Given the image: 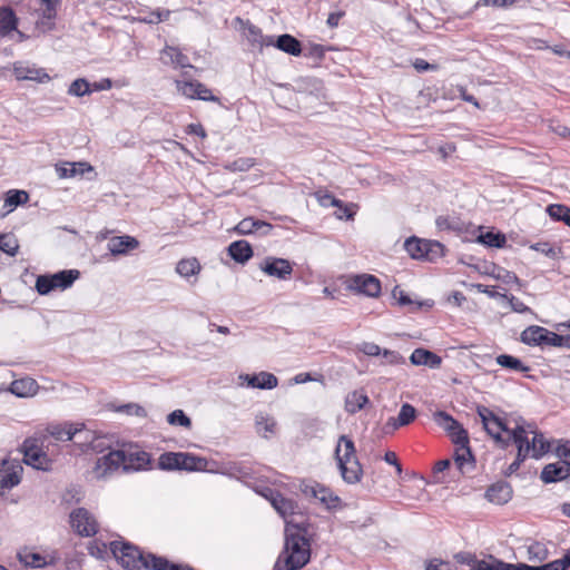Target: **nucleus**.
Masks as SVG:
<instances>
[{
  "label": "nucleus",
  "mask_w": 570,
  "mask_h": 570,
  "mask_svg": "<svg viewBox=\"0 0 570 570\" xmlns=\"http://www.w3.org/2000/svg\"><path fill=\"white\" fill-rule=\"evenodd\" d=\"M83 424H55L48 428L49 434L56 439L57 441H70L73 438H78L79 440L83 433Z\"/></svg>",
  "instance_id": "nucleus-15"
},
{
  "label": "nucleus",
  "mask_w": 570,
  "mask_h": 570,
  "mask_svg": "<svg viewBox=\"0 0 570 570\" xmlns=\"http://www.w3.org/2000/svg\"><path fill=\"white\" fill-rule=\"evenodd\" d=\"M346 287L357 294L377 297L381 293V282L370 274L353 275L346 282Z\"/></svg>",
  "instance_id": "nucleus-9"
},
{
  "label": "nucleus",
  "mask_w": 570,
  "mask_h": 570,
  "mask_svg": "<svg viewBox=\"0 0 570 570\" xmlns=\"http://www.w3.org/2000/svg\"><path fill=\"white\" fill-rule=\"evenodd\" d=\"M110 550L115 558L121 563V566L128 570H140L153 569L156 570L153 564V558H158L155 554H144L137 547L120 541H114L110 543Z\"/></svg>",
  "instance_id": "nucleus-3"
},
{
  "label": "nucleus",
  "mask_w": 570,
  "mask_h": 570,
  "mask_svg": "<svg viewBox=\"0 0 570 570\" xmlns=\"http://www.w3.org/2000/svg\"><path fill=\"white\" fill-rule=\"evenodd\" d=\"M291 522H287L285 532V544L279 553L273 570H299L305 567L311 559V543L304 533L292 532Z\"/></svg>",
  "instance_id": "nucleus-2"
},
{
  "label": "nucleus",
  "mask_w": 570,
  "mask_h": 570,
  "mask_svg": "<svg viewBox=\"0 0 570 570\" xmlns=\"http://www.w3.org/2000/svg\"><path fill=\"white\" fill-rule=\"evenodd\" d=\"M273 226L264 220L255 219L254 217H246L242 219L234 228L239 235H249L254 232H259L262 235H268Z\"/></svg>",
  "instance_id": "nucleus-18"
},
{
  "label": "nucleus",
  "mask_w": 570,
  "mask_h": 570,
  "mask_svg": "<svg viewBox=\"0 0 570 570\" xmlns=\"http://www.w3.org/2000/svg\"><path fill=\"white\" fill-rule=\"evenodd\" d=\"M229 256L239 264H245L253 257V248L247 240H235L229 244Z\"/></svg>",
  "instance_id": "nucleus-23"
},
{
  "label": "nucleus",
  "mask_w": 570,
  "mask_h": 570,
  "mask_svg": "<svg viewBox=\"0 0 570 570\" xmlns=\"http://www.w3.org/2000/svg\"><path fill=\"white\" fill-rule=\"evenodd\" d=\"M357 350L364 353L367 356H379L382 355L383 351L381 347L372 342H363L357 346Z\"/></svg>",
  "instance_id": "nucleus-61"
},
{
  "label": "nucleus",
  "mask_w": 570,
  "mask_h": 570,
  "mask_svg": "<svg viewBox=\"0 0 570 570\" xmlns=\"http://www.w3.org/2000/svg\"><path fill=\"white\" fill-rule=\"evenodd\" d=\"M67 92L75 97L90 95L92 92L91 83H89L85 78H78L70 83Z\"/></svg>",
  "instance_id": "nucleus-44"
},
{
  "label": "nucleus",
  "mask_w": 570,
  "mask_h": 570,
  "mask_svg": "<svg viewBox=\"0 0 570 570\" xmlns=\"http://www.w3.org/2000/svg\"><path fill=\"white\" fill-rule=\"evenodd\" d=\"M70 524L81 537H91L98 531L97 520L85 508H78L70 513Z\"/></svg>",
  "instance_id": "nucleus-10"
},
{
  "label": "nucleus",
  "mask_w": 570,
  "mask_h": 570,
  "mask_svg": "<svg viewBox=\"0 0 570 570\" xmlns=\"http://www.w3.org/2000/svg\"><path fill=\"white\" fill-rule=\"evenodd\" d=\"M433 420L446 433H450L458 429L460 425H462L452 415L444 411H436L435 413H433Z\"/></svg>",
  "instance_id": "nucleus-39"
},
{
  "label": "nucleus",
  "mask_w": 570,
  "mask_h": 570,
  "mask_svg": "<svg viewBox=\"0 0 570 570\" xmlns=\"http://www.w3.org/2000/svg\"><path fill=\"white\" fill-rule=\"evenodd\" d=\"M548 556L547 549L540 543L531 544L528 548V559L530 561H543Z\"/></svg>",
  "instance_id": "nucleus-56"
},
{
  "label": "nucleus",
  "mask_w": 570,
  "mask_h": 570,
  "mask_svg": "<svg viewBox=\"0 0 570 570\" xmlns=\"http://www.w3.org/2000/svg\"><path fill=\"white\" fill-rule=\"evenodd\" d=\"M448 434L455 445L469 444L468 431L462 425Z\"/></svg>",
  "instance_id": "nucleus-57"
},
{
  "label": "nucleus",
  "mask_w": 570,
  "mask_h": 570,
  "mask_svg": "<svg viewBox=\"0 0 570 570\" xmlns=\"http://www.w3.org/2000/svg\"><path fill=\"white\" fill-rule=\"evenodd\" d=\"M428 239L410 237L404 243V248L412 258L425 259V248Z\"/></svg>",
  "instance_id": "nucleus-35"
},
{
  "label": "nucleus",
  "mask_w": 570,
  "mask_h": 570,
  "mask_svg": "<svg viewBox=\"0 0 570 570\" xmlns=\"http://www.w3.org/2000/svg\"><path fill=\"white\" fill-rule=\"evenodd\" d=\"M79 276L80 273L77 269H66L52 275H40L36 281V289L40 295H47L57 288L66 289L70 287Z\"/></svg>",
  "instance_id": "nucleus-6"
},
{
  "label": "nucleus",
  "mask_w": 570,
  "mask_h": 570,
  "mask_svg": "<svg viewBox=\"0 0 570 570\" xmlns=\"http://www.w3.org/2000/svg\"><path fill=\"white\" fill-rule=\"evenodd\" d=\"M273 46L292 56H299L302 52L301 42L287 33L277 37V39H274Z\"/></svg>",
  "instance_id": "nucleus-30"
},
{
  "label": "nucleus",
  "mask_w": 570,
  "mask_h": 570,
  "mask_svg": "<svg viewBox=\"0 0 570 570\" xmlns=\"http://www.w3.org/2000/svg\"><path fill=\"white\" fill-rule=\"evenodd\" d=\"M38 390L39 385L37 381L31 377L14 380L9 389V391L18 397H31L37 394Z\"/></svg>",
  "instance_id": "nucleus-20"
},
{
  "label": "nucleus",
  "mask_w": 570,
  "mask_h": 570,
  "mask_svg": "<svg viewBox=\"0 0 570 570\" xmlns=\"http://www.w3.org/2000/svg\"><path fill=\"white\" fill-rule=\"evenodd\" d=\"M301 491L305 497L318 500L328 509L336 507L340 501L330 489L316 482H303Z\"/></svg>",
  "instance_id": "nucleus-12"
},
{
  "label": "nucleus",
  "mask_w": 570,
  "mask_h": 570,
  "mask_svg": "<svg viewBox=\"0 0 570 570\" xmlns=\"http://www.w3.org/2000/svg\"><path fill=\"white\" fill-rule=\"evenodd\" d=\"M338 468L347 483H357L361 480L363 471L357 458L350 460L346 464H340Z\"/></svg>",
  "instance_id": "nucleus-31"
},
{
  "label": "nucleus",
  "mask_w": 570,
  "mask_h": 570,
  "mask_svg": "<svg viewBox=\"0 0 570 570\" xmlns=\"http://www.w3.org/2000/svg\"><path fill=\"white\" fill-rule=\"evenodd\" d=\"M60 0H41V12L42 17L52 20L56 18L57 14V7L59 4Z\"/></svg>",
  "instance_id": "nucleus-55"
},
{
  "label": "nucleus",
  "mask_w": 570,
  "mask_h": 570,
  "mask_svg": "<svg viewBox=\"0 0 570 570\" xmlns=\"http://www.w3.org/2000/svg\"><path fill=\"white\" fill-rule=\"evenodd\" d=\"M258 268L267 276L279 281H287L293 274V263L288 259L267 256L259 264Z\"/></svg>",
  "instance_id": "nucleus-8"
},
{
  "label": "nucleus",
  "mask_w": 570,
  "mask_h": 570,
  "mask_svg": "<svg viewBox=\"0 0 570 570\" xmlns=\"http://www.w3.org/2000/svg\"><path fill=\"white\" fill-rule=\"evenodd\" d=\"M454 461L460 470H462L466 463H471L473 461L472 452L469 444L456 445L454 452Z\"/></svg>",
  "instance_id": "nucleus-47"
},
{
  "label": "nucleus",
  "mask_w": 570,
  "mask_h": 570,
  "mask_svg": "<svg viewBox=\"0 0 570 570\" xmlns=\"http://www.w3.org/2000/svg\"><path fill=\"white\" fill-rule=\"evenodd\" d=\"M548 215L557 222H563L570 227V208L561 204H552L547 207Z\"/></svg>",
  "instance_id": "nucleus-42"
},
{
  "label": "nucleus",
  "mask_w": 570,
  "mask_h": 570,
  "mask_svg": "<svg viewBox=\"0 0 570 570\" xmlns=\"http://www.w3.org/2000/svg\"><path fill=\"white\" fill-rule=\"evenodd\" d=\"M276 429V422L272 417L267 416H257L256 417V430L264 438H267L268 434H274Z\"/></svg>",
  "instance_id": "nucleus-48"
},
{
  "label": "nucleus",
  "mask_w": 570,
  "mask_h": 570,
  "mask_svg": "<svg viewBox=\"0 0 570 570\" xmlns=\"http://www.w3.org/2000/svg\"><path fill=\"white\" fill-rule=\"evenodd\" d=\"M139 247V240L129 235L112 236L109 238L107 248L114 256H125Z\"/></svg>",
  "instance_id": "nucleus-14"
},
{
  "label": "nucleus",
  "mask_w": 570,
  "mask_h": 570,
  "mask_svg": "<svg viewBox=\"0 0 570 570\" xmlns=\"http://www.w3.org/2000/svg\"><path fill=\"white\" fill-rule=\"evenodd\" d=\"M416 417V410L409 403H404L401 406L397 417H390L386 422V428H391L393 431L401 426L409 425Z\"/></svg>",
  "instance_id": "nucleus-25"
},
{
  "label": "nucleus",
  "mask_w": 570,
  "mask_h": 570,
  "mask_svg": "<svg viewBox=\"0 0 570 570\" xmlns=\"http://www.w3.org/2000/svg\"><path fill=\"white\" fill-rule=\"evenodd\" d=\"M556 453L563 460V464L570 468V441L559 443L556 448Z\"/></svg>",
  "instance_id": "nucleus-62"
},
{
  "label": "nucleus",
  "mask_w": 570,
  "mask_h": 570,
  "mask_svg": "<svg viewBox=\"0 0 570 570\" xmlns=\"http://www.w3.org/2000/svg\"><path fill=\"white\" fill-rule=\"evenodd\" d=\"M433 420L446 433H450L458 429L460 425H462L452 415L444 411H436L435 413H433Z\"/></svg>",
  "instance_id": "nucleus-40"
},
{
  "label": "nucleus",
  "mask_w": 570,
  "mask_h": 570,
  "mask_svg": "<svg viewBox=\"0 0 570 570\" xmlns=\"http://www.w3.org/2000/svg\"><path fill=\"white\" fill-rule=\"evenodd\" d=\"M153 561L155 562L153 567L156 570H194L189 566H179L171 563L166 558H153Z\"/></svg>",
  "instance_id": "nucleus-54"
},
{
  "label": "nucleus",
  "mask_w": 570,
  "mask_h": 570,
  "mask_svg": "<svg viewBox=\"0 0 570 570\" xmlns=\"http://www.w3.org/2000/svg\"><path fill=\"white\" fill-rule=\"evenodd\" d=\"M158 465L166 471H206L208 461L203 456L188 452H166L158 459Z\"/></svg>",
  "instance_id": "nucleus-4"
},
{
  "label": "nucleus",
  "mask_w": 570,
  "mask_h": 570,
  "mask_svg": "<svg viewBox=\"0 0 570 570\" xmlns=\"http://www.w3.org/2000/svg\"><path fill=\"white\" fill-rule=\"evenodd\" d=\"M476 413L484 430L495 442L501 443L503 448L513 442L518 448V453L522 448L527 451L525 458L530 456L531 439L529 435L532 426L530 424L524 425L523 419L502 417L483 405L476 407Z\"/></svg>",
  "instance_id": "nucleus-1"
},
{
  "label": "nucleus",
  "mask_w": 570,
  "mask_h": 570,
  "mask_svg": "<svg viewBox=\"0 0 570 570\" xmlns=\"http://www.w3.org/2000/svg\"><path fill=\"white\" fill-rule=\"evenodd\" d=\"M370 402L368 396L361 390L350 392L344 402V409L350 414L361 411Z\"/></svg>",
  "instance_id": "nucleus-28"
},
{
  "label": "nucleus",
  "mask_w": 570,
  "mask_h": 570,
  "mask_svg": "<svg viewBox=\"0 0 570 570\" xmlns=\"http://www.w3.org/2000/svg\"><path fill=\"white\" fill-rule=\"evenodd\" d=\"M255 160L253 158H238L229 165L233 171H246L254 167Z\"/></svg>",
  "instance_id": "nucleus-58"
},
{
  "label": "nucleus",
  "mask_w": 570,
  "mask_h": 570,
  "mask_svg": "<svg viewBox=\"0 0 570 570\" xmlns=\"http://www.w3.org/2000/svg\"><path fill=\"white\" fill-rule=\"evenodd\" d=\"M20 483V476L18 473H7L1 476L0 480V489H11Z\"/></svg>",
  "instance_id": "nucleus-63"
},
{
  "label": "nucleus",
  "mask_w": 570,
  "mask_h": 570,
  "mask_svg": "<svg viewBox=\"0 0 570 570\" xmlns=\"http://www.w3.org/2000/svg\"><path fill=\"white\" fill-rule=\"evenodd\" d=\"M92 167L87 163H66L62 166H57L56 170L60 178L75 177L82 175L85 171L91 170Z\"/></svg>",
  "instance_id": "nucleus-34"
},
{
  "label": "nucleus",
  "mask_w": 570,
  "mask_h": 570,
  "mask_svg": "<svg viewBox=\"0 0 570 570\" xmlns=\"http://www.w3.org/2000/svg\"><path fill=\"white\" fill-rule=\"evenodd\" d=\"M501 570H551L548 563L542 566H529L527 563H507L500 560L498 563Z\"/></svg>",
  "instance_id": "nucleus-53"
},
{
  "label": "nucleus",
  "mask_w": 570,
  "mask_h": 570,
  "mask_svg": "<svg viewBox=\"0 0 570 570\" xmlns=\"http://www.w3.org/2000/svg\"><path fill=\"white\" fill-rule=\"evenodd\" d=\"M498 563H500L499 559L490 557L488 560L475 562L470 570H501Z\"/></svg>",
  "instance_id": "nucleus-60"
},
{
  "label": "nucleus",
  "mask_w": 570,
  "mask_h": 570,
  "mask_svg": "<svg viewBox=\"0 0 570 570\" xmlns=\"http://www.w3.org/2000/svg\"><path fill=\"white\" fill-rule=\"evenodd\" d=\"M247 385L254 389L272 390L277 386V377L268 372H261L256 375H245Z\"/></svg>",
  "instance_id": "nucleus-24"
},
{
  "label": "nucleus",
  "mask_w": 570,
  "mask_h": 570,
  "mask_svg": "<svg viewBox=\"0 0 570 570\" xmlns=\"http://www.w3.org/2000/svg\"><path fill=\"white\" fill-rule=\"evenodd\" d=\"M570 475V468L563 463L547 464L541 472V480L544 483L561 481Z\"/></svg>",
  "instance_id": "nucleus-22"
},
{
  "label": "nucleus",
  "mask_w": 570,
  "mask_h": 570,
  "mask_svg": "<svg viewBox=\"0 0 570 570\" xmlns=\"http://www.w3.org/2000/svg\"><path fill=\"white\" fill-rule=\"evenodd\" d=\"M160 60L164 65H170L175 68H193L188 62V57L177 47L166 46L160 51Z\"/></svg>",
  "instance_id": "nucleus-19"
},
{
  "label": "nucleus",
  "mask_w": 570,
  "mask_h": 570,
  "mask_svg": "<svg viewBox=\"0 0 570 570\" xmlns=\"http://www.w3.org/2000/svg\"><path fill=\"white\" fill-rule=\"evenodd\" d=\"M17 18L12 9L0 8V37L7 36L9 32L16 30Z\"/></svg>",
  "instance_id": "nucleus-37"
},
{
  "label": "nucleus",
  "mask_w": 570,
  "mask_h": 570,
  "mask_svg": "<svg viewBox=\"0 0 570 570\" xmlns=\"http://www.w3.org/2000/svg\"><path fill=\"white\" fill-rule=\"evenodd\" d=\"M125 461V451L112 450L107 454L98 458L92 468L94 478L100 480L110 476L118 469L122 468Z\"/></svg>",
  "instance_id": "nucleus-7"
},
{
  "label": "nucleus",
  "mask_w": 570,
  "mask_h": 570,
  "mask_svg": "<svg viewBox=\"0 0 570 570\" xmlns=\"http://www.w3.org/2000/svg\"><path fill=\"white\" fill-rule=\"evenodd\" d=\"M82 450H92L96 452H102L105 441L102 438L95 436L94 433L89 430L83 429L82 436L79 441Z\"/></svg>",
  "instance_id": "nucleus-38"
},
{
  "label": "nucleus",
  "mask_w": 570,
  "mask_h": 570,
  "mask_svg": "<svg viewBox=\"0 0 570 570\" xmlns=\"http://www.w3.org/2000/svg\"><path fill=\"white\" fill-rule=\"evenodd\" d=\"M29 199V195L24 190H9L7 193L6 205L18 206L24 204Z\"/></svg>",
  "instance_id": "nucleus-52"
},
{
  "label": "nucleus",
  "mask_w": 570,
  "mask_h": 570,
  "mask_svg": "<svg viewBox=\"0 0 570 570\" xmlns=\"http://www.w3.org/2000/svg\"><path fill=\"white\" fill-rule=\"evenodd\" d=\"M263 495L267 500H269L273 508L285 520H287L288 517L294 515L296 513L297 504L294 501L284 498L281 493L274 491L273 489L267 488L265 492H263ZM288 521H286V523ZM291 528L302 530V528L298 524H293L292 522L289 529Z\"/></svg>",
  "instance_id": "nucleus-11"
},
{
  "label": "nucleus",
  "mask_w": 570,
  "mask_h": 570,
  "mask_svg": "<svg viewBox=\"0 0 570 570\" xmlns=\"http://www.w3.org/2000/svg\"><path fill=\"white\" fill-rule=\"evenodd\" d=\"M13 73L18 80H35L38 82H46L50 79L49 75L43 69L36 68L23 62L14 63Z\"/></svg>",
  "instance_id": "nucleus-17"
},
{
  "label": "nucleus",
  "mask_w": 570,
  "mask_h": 570,
  "mask_svg": "<svg viewBox=\"0 0 570 570\" xmlns=\"http://www.w3.org/2000/svg\"><path fill=\"white\" fill-rule=\"evenodd\" d=\"M243 30L250 46L253 48H257L259 51H262L264 47H271L272 45H274L273 36H264L258 27L254 26L248 21L244 23Z\"/></svg>",
  "instance_id": "nucleus-16"
},
{
  "label": "nucleus",
  "mask_w": 570,
  "mask_h": 570,
  "mask_svg": "<svg viewBox=\"0 0 570 570\" xmlns=\"http://www.w3.org/2000/svg\"><path fill=\"white\" fill-rule=\"evenodd\" d=\"M551 570H567L570 568V553L564 554L561 559H557L548 563Z\"/></svg>",
  "instance_id": "nucleus-64"
},
{
  "label": "nucleus",
  "mask_w": 570,
  "mask_h": 570,
  "mask_svg": "<svg viewBox=\"0 0 570 570\" xmlns=\"http://www.w3.org/2000/svg\"><path fill=\"white\" fill-rule=\"evenodd\" d=\"M18 559L27 567L42 568L47 564L43 556L29 550H23L18 553Z\"/></svg>",
  "instance_id": "nucleus-41"
},
{
  "label": "nucleus",
  "mask_w": 570,
  "mask_h": 570,
  "mask_svg": "<svg viewBox=\"0 0 570 570\" xmlns=\"http://www.w3.org/2000/svg\"><path fill=\"white\" fill-rule=\"evenodd\" d=\"M149 463V455L146 452H136L127 454L125 452V461L122 463V470L138 471L144 469Z\"/></svg>",
  "instance_id": "nucleus-32"
},
{
  "label": "nucleus",
  "mask_w": 570,
  "mask_h": 570,
  "mask_svg": "<svg viewBox=\"0 0 570 570\" xmlns=\"http://www.w3.org/2000/svg\"><path fill=\"white\" fill-rule=\"evenodd\" d=\"M520 341L529 346H569L570 335H559L539 325H530L521 332Z\"/></svg>",
  "instance_id": "nucleus-5"
},
{
  "label": "nucleus",
  "mask_w": 570,
  "mask_h": 570,
  "mask_svg": "<svg viewBox=\"0 0 570 570\" xmlns=\"http://www.w3.org/2000/svg\"><path fill=\"white\" fill-rule=\"evenodd\" d=\"M175 83H176L177 91L180 92L183 96H185L189 99H196L198 81L176 80Z\"/></svg>",
  "instance_id": "nucleus-51"
},
{
  "label": "nucleus",
  "mask_w": 570,
  "mask_h": 570,
  "mask_svg": "<svg viewBox=\"0 0 570 570\" xmlns=\"http://www.w3.org/2000/svg\"><path fill=\"white\" fill-rule=\"evenodd\" d=\"M392 297L397 301L401 306H409L411 312L417 311L422 307H431L430 301H413L403 289L395 286L392 291Z\"/></svg>",
  "instance_id": "nucleus-29"
},
{
  "label": "nucleus",
  "mask_w": 570,
  "mask_h": 570,
  "mask_svg": "<svg viewBox=\"0 0 570 570\" xmlns=\"http://www.w3.org/2000/svg\"><path fill=\"white\" fill-rule=\"evenodd\" d=\"M485 497L494 504H504L512 498V489L505 482H497L487 490Z\"/></svg>",
  "instance_id": "nucleus-21"
},
{
  "label": "nucleus",
  "mask_w": 570,
  "mask_h": 570,
  "mask_svg": "<svg viewBox=\"0 0 570 570\" xmlns=\"http://www.w3.org/2000/svg\"><path fill=\"white\" fill-rule=\"evenodd\" d=\"M444 255V246L440 242L429 240L425 248V259L434 262Z\"/></svg>",
  "instance_id": "nucleus-49"
},
{
  "label": "nucleus",
  "mask_w": 570,
  "mask_h": 570,
  "mask_svg": "<svg viewBox=\"0 0 570 570\" xmlns=\"http://www.w3.org/2000/svg\"><path fill=\"white\" fill-rule=\"evenodd\" d=\"M478 240L487 246L501 248L505 245V236L500 233L487 232L478 237Z\"/></svg>",
  "instance_id": "nucleus-46"
},
{
  "label": "nucleus",
  "mask_w": 570,
  "mask_h": 570,
  "mask_svg": "<svg viewBox=\"0 0 570 570\" xmlns=\"http://www.w3.org/2000/svg\"><path fill=\"white\" fill-rule=\"evenodd\" d=\"M410 360L414 365H426L431 368H438L442 363V358L439 355L424 348L414 350Z\"/></svg>",
  "instance_id": "nucleus-26"
},
{
  "label": "nucleus",
  "mask_w": 570,
  "mask_h": 570,
  "mask_svg": "<svg viewBox=\"0 0 570 570\" xmlns=\"http://www.w3.org/2000/svg\"><path fill=\"white\" fill-rule=\"evenodd\" d=\"M23 461L26 464L38 470H48L50 464L47 454L38 448L35 440H26L23 442Z\"/></svg>",
  "instance_id": "nucleus-13"
},
{
  "label": "nucleus",
  "mask_w": 570,
  "mask_h": 570,
  "mask_svg": "<svg viewBox=\"0 0 570 570\" xmlns=\"http://www.w3.org/2000/svg\"><path fill=\"white\" fill-rule=\"evenodd\" d=\"M19 249L18 239L12 234L0 235V250L9 256H16Z\"/></svg>",
  "instance_id": "nucleus-45"
},
{
  "label": "nucleus",
  "mask_w": 570,
  "mask_h": 570,
  "mask_svg": "<svg viewBox=\"0 0 570 570\" xmlns=\"http://www.w3.org/2000/svg\"><path fill=\"white\" fill-rule=\"evenodd\" d=\"M200 271L202 265L195 257L180 259L176 266V272L185 278L198 275Z\"/></svg>",
  "instance_id": "nucleus-36"
},
{
  "label": "nucleus",
  "mask_w": 570,
  "mask_h": 570,
  "mask_svg": "<svg viewBox=\"0 0 570 570\" xmlns=\"http://www.w3.org/2000/svg\"><path fill=\"white\" fill-rule=\"evenodd\" d=\"M167 422L170 425H179L186 429H190L191 421L190 419L184 413L183 410H175L167 416Z\"/></svg>",
  "instance_id": "nucleus-50"
},
{
  "label": "nucleus",
  "mask_w": 570,
  "mask_h": 570,
  "mask_svg": "<svg viewBox=\"0 0 570 570\" xmlns=\"http://www.w3.org/2000/svg\"><path fill=\"white\" fill-rule=\"evenodd\" d=\"M532 438L530 444V456L533 459H540L550 450V443L547 442L542 433L530 430Z\"/></svg>",
  "instance_id": "nucleus-33"
},
{
  "label": "nucleus",
  "mask_w": 570,
  "mask_h": 570,
  "mask_svg": "<svg viewBox=\"0 0 570 570\" xmlns=\"http://www.w3.org/2000/svg\"><path fill=\"white\" fill-rule=\"evenodd\" d=\"M497 363L502 367L515 371V372H528L529 366L524 365L519 358L508 355L501 354L497 357Z\"/></svg>",
  "instance_id": "nucleus-43"
},
{
  "label": "nucleus",
  "mask_w": 570,
  "mask_h": 570,
  "mask_svg": "<svg viewBox=\"0 0 570 570\" xmlns=\"http://www.w3.org/2000/svg\"><path fill=\"white\" fill-rule=\"evenodd\" d=\"M335 456L340 464H346L350 460L356 458L354 442L346 435H342L338 439Z\"/></svg>",
  "instance_id": "nucleus-27"
},
{
  "label": "nucleus",
  "mask_w": 570,
  "mask_h": 570,
  "mask_svg": "<svg viewBox=\"0 0 570 570\" xmlns=\"http://www.w3.org/2000/svg\"><path fill=\"white\" fill-rule=\"evenodd\" d=\"M316 198L321 206L323 207H331V206H342V202L337 198H335L330 193H316Z\"/></svg>",
  "instance_id": "nucleus-59"
}]
</instances>
